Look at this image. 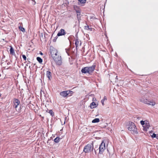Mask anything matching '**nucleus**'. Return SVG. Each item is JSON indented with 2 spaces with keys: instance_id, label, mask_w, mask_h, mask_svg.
I'll return each instance as SVG.
<instances>
[{
  "instance_id": "20",
  "label": "nucleus",
  "mask_w": 158,
  "mask_h": 158,
  "mask_svg": "<svg viewBox=\"0 0 158 158\" xmlns=\"http://www.w3.org/2000/svg\"><path fill=\"white\" fill-rule=\"evenodd\" d=\"M60 138L59 137H56L54 139V141L56 143H58L60 141Z\"/></svg>"
},
{
  "instance_id": "8",
  "label": "nucleus",
  "mask_w": 158,
  "mask_h": 158,
  "mask_svg": "<svg viewBox=\"0 0 158 158\" xmlns=\"http://www.w3.org/2000/svg\"><path fill=\"white\" fill-rule=\"evenodd\" d=\"M99 153L101 154H102L106 149L105 144L104 140L102 141V143L99 146Z\"/></svg>"
},
{
  "instance_id": "34",
  "label": "nucleus",
  "mask_w": 158,
  "mask_h": 158,
  "mask_svg": "<svg viewBox=\"0 0 158 158\" xmlns=\"http://www.w3.org/2000/svg\"><path fill=\"white\" fill-rule=\"evenodd\" d=\"M81 45V42L80 41V46Z\"/></svg>"
},
{
  "instance_id": "37",
  "label": "nucleus",
  "mask_w": 158,
  "mask_h": 158,
  "mask_svg": "<svg viewBox=\"0 0 158 158\" xmlns=\"http://www.w3.org/2000/svg\"><path fill=\"white\" fill-rule=\"evenodd\" d=\"M94 98H93V101H94Z\"/></svg>"
},
{
  "instance_id": "21",
  "label": "nucleus",
  "mask_w": 158,
  "mask_h": 158,
  "mask_svg": "<svg viewBox=\"0 0 158 158\" xmlns=\"http://www.w3.org/2000/svg\"><path fill=\"white\" fill-rule=\"evenodd\" d=\"M85 29L86 30H89V26L88 25L85 26L84 27Z\"/></svg>"
},
{
  "instance_id": "27",
  "label": "nucleus",
  "mask_w": 158,
  "mask_h": 158,
  "mask_svg": "<svg viewBox=\"0 0 158 158\" xmlns=\"http://www.w3.org/2000/svg\"><path fill=\"white\" fill-rule=\"evenodd\" d=\"M156 134L155 133H153L152 135V138H155L156 136Z\"/></svg>"
},
{
  "instance_id": "7",
  "label": "nucleus",
  "mask_w": 158,
  "mask_h": 158,
  "mask_svg": "<svg viewBox=\"0 0 158 158\" xmlns=\"http://www.w3.org/2000/svg\"><path fill=\"white\" fill-rule=\"evenodd\" d=\"M50 52L52 58L59 54V53H58L57 50L53 47H50Z\"/></svg>"
},
{
  "instance_id": "33",
  "label": "nucleus",
  "mask_w": 158,
  "mask_h": 158,
  "mask_svg": "<svg viewBox=\"0 0 158 158\" xmlns=\"http://www.w3.org/2000/svg\"><path fill=\"white\" fill-rule=\"evenodd\" d=\"M40 54L42 55H43V53L42 52H40Z\"/></svg>"
},
{
  "instance_id": "38",
  "label": "nucleus",
  "mask_w": 158,
  "mask_h": 158,
  "mask_svg": "<svg viewBox=\"0 0 158 158\" xmlns=\"http://www.w3.org/2000/svg\"><path fill=\"white\" fill-rule=\"evenodd\" d=\"M3 63H2H2H1V64H3Z\"/></svg>"
},
{
  "instance_id": "30",
  "label": "nucleus",
  "mask_w": 158,
  "mask_h": 158,
  "mask_svg": "<svg viewBox=\"0 0 158 158\" xmlns=\"http://www.w3.org/2000/svg\"><path fill=\"white\" fill-rule=\"evenodd\" d=\"M81 17H80L79 18H77V19H78V22L79 23L80 22V20L81 19Z\"/></svg>"
},
{
  "instance_id": "10",
  "label": "nucleus",
  "mask_w": 158,
  "mask_h": 158,
  "mask_svg": "<svg viewBox=\"0 0 158 158\" xmlns=\"http://www.w3.org/2000/svg\"><path fill=\"white\" fill-rule=\"evenodd\" d=\"M150 123L148 121H146L145 122V124L144 126H143V130L147 131L148 129L150 127Z\"/></svg>"
},
{
  "instance_id": "35",
  "label": "nucleus",
  "mask_w": 158,
  "mask_h": 158,
  "mask_svg": "<svg viewBox=\"0 0 158 158\" xmlns=\"http://www.w3.org/2000/svg\"><path fill=\"white\" fill-rule=\"evenodd\" d=\"M40 94H41L40 96H42V93H41V92Z\"/></svg>"
},
{
  "instance_id": "25",
  "label": "nucleus",
  "mask_w": 158,
  "mask_h": 158,
  "mask_svg": "<svg viewBox=\"0 0 158 158\" xmlns=\"http://www.w3.org/2000/svg\"><path fill=\"white\" fill-rule=\"evenodd\" d=\"M23 58L24 59V60H26L27 59L26 56L25 55H22Z\"/></svg>"
},
{
  "instance_id": "31",
  "label": "nucleus",
  "mask_w": 158,
  "mask_h": 158,
  "mask_svg": "<svg viewBox=\"0 0 158 158\" xmlns=\"http://www.w3.org/2000/svg\"><path fill=\"white\" fill-rule=\"evenodd\" d=\"M89 30H90V31H92V28L90 27H89Z\"/></svg>"
},
{
  "instance_id": "12",
  "label": "nucleus",
  "mask_w": 158,
  "mask_h": 158,
  "mask_svg": "<svg viewBox=\"0 0 158 158\" xmlns=\"http://www.w3.org/2000/svg\"><path fill=\"white\" fill-rule=\"evenodd\" d=\"M96 104L94 102H92L90 105V107L91 109H93L97 106Z\"/></svg>"
},
{
  "instance_id": "5",
  "label": "nucleus",
  "mask_w": 158,
  "mask_h": 158,
  "mask_svg": "<svg viewBox=\"0 0 158 158\" xmlns=\"http://www.w3.org/2000/svg\"><path fill=\"white\" fill-rule=\"evenodd\" d=\"M140 101L145 104L151 105L152 106H154L155 104V102L152 100H150L146 98H142L139 100Z\"/></svg>"
},
{
  "instance_id": "6",
  "label": "nucleus",
  "mask_w": 158,
  "mask_h": 158,
  "mask_svg": "<svg viewBox=\"0 0 158 158\" xmlns=\"http://www.w3.org/2000/svg\"><path fill=\"white\" fill-rule=\"evenodd\" d=\"M73 93V92L72 91L66 90L60 92V94L62 97L65 98L68 95L69 96H71Z\"/></svg>"
},
{
  "instance_id": "36",
  "label": "nucleus",
  "mask_w": 158,
  "mask_h": 158,
  "mask_svg": "<svg viewBox=\"0 0 158 158\" xmlns=\"http://www.w3.org/2000/svg\"><path fill=\"white\" fill-rule=\"evenodd\" d=\"M94 152H95V153H96V150H94Z\"/></svg>"
},
{
  "instance_id": "32",
  "label": "nucleus",
  "mask_w": 158,
  "mask_h": 158,
  "mask_svg": "<svg viewBox=\"0 0 158 158\" xmlns=\"http://www.w3.org/2000/svg\"><path fill=\"white\" fill-rule=\"evenodd\" d=\"M157 139H158V134L156 135V136L155 137Z\"/></svg>"
},
{
  "instance_id": "18",
  "label": "nucleus",
  "mask_w": 158,
  "mask_h": 158,
  "mask_svg": "<svg viewBox=\"0 0 158 158\" xmlns=\"http://www.w3.org/2000/svg\"><path fill=\"white\" fill-rule=\"evenodd\" d=\"M107 99V98L106 96H104L103 99L101 100V102L103 106L104 105V101L105 100H106Z\"/></svg>"
},
{
  "instance_id": "13",
  "label": "nucleus",
  "mask_w": 158,
  "mask_h": 158,
  "mask_svg": "<svg viewBox=\"0 0 158 158\" xmlns=\"http://www.w3.org/2000/svg\"><path fill=\"white\" fill-rule=\"evenodd\" d=\"M80 41L79 40L77 39L75 41V44L76 45V49H77V48L79 47V44Z\"/></svg>"
},
{
  "instance_id": "22",
  "label": "nucleus",
  "mask_w": 158,
  "mask_h": 158,
  "mask_svg": "<svg viewBox=\"0 0 158 158\" xmlns=\"http://www.w3.org/2000/svg\"><path fill=\"white\" fill-rule=\"evenodd\" d=\"M19 28L22 32H24L25 31V29L23 27H22L21 26H19Z\"/></svg>"
},
{
  "instance_id": "14",
  "label": "nucleus",
  "mask_w": 158,
  "mask_h": 158,
  "mask_svg": "<svg viewBox=\"0 0 158 158\" xmlns=\"http://www.w3.org/2000/svg\"><path fill=\"white\" fill-rule=\"evenodd\" d=\"M10 54L12 55H14L15 54L14 50L13 47L10 46Z\"/></svg>"
},
{
  "instance_id": "29",
  "label": "nucleus",
  "mask_w": 158,
  "mask_h": 158,
  "mask_svg": "<svg viewBox=\"0 0 158 158\" xmlns=\"http://www.w3.org/2000/svg\"><path fill=\"white\" fill-rule=\"evenodd\" d=\"M49 113L52 116V114L53 113V111L52 110H49Z\"/></svg>"
},
{
  "instance_id": "26",
  "label": "nucleus",
  "mask_w": 158,
  "mask_h": 158,
  "mask_svg": "<svg viewBox=\"0 0 158 158\" xmlns=\"http://www.w3.org/2000/svg\"><path fill=\"white\" fill-rule=\"evenodd\" d=\"M57 35L56 37H55L53 40V42H55L56 41V39L57 38Z\"/></svg>"
},
{
  "instance_id": "4",
  "label": "nucleus",
  "mask_w": 158,
  "mask_h": 158,
  "mask_svg": "<svg viewBox=\"0 0 158 158\" xmlns=\"http://www.w3.org/2000/svg\"><path fill=\"white\" fill-rule=\"evenodd\" d=\"M128 128L129 131H132L133 133H137V128L133 123L131 122L129 123Z\"/></svg>"
},
{
  "instance_id": "24",
  "label": "nucleus",
  "mask_w": 158,
  "mask_h": 158,
  "mask_svg": "<svg viewBox=\"0 0 158 158\" xmlns=\"http://www.w3.org/2000/svg\"><path fill=\"white\" fill-rule=\"evenodd\" d=\"M77 18H79L80 17H81V12H80V13H78L77 14Z\"/></svg>"
},
{
  "instance_id": "39",
  "label": "nucleus",
  "mask_w": 158,
  "mask_h": 158,
  "mask_svg": "<svg viewBox=\"0 0 158 158\" xmlns=\"http://www.w3.org/2000/svg\"><path fill=\"white\" fill-rule=\"evenodd\" d=\"M27 60H28V59H27Z\"/></svg>"
},
{
  "instance_id": "11",
  "label": "nucleus",
  "mask_w": 158,
  "mask_h": 158,
  "mask_svg": "<svg viewBox=\"0 0 158 158\" xmlns=\"http://www.w3.org/2000/svg\"><path fill=\"white\" fill-rule=\"evenodd\" d=\"M65 30L63 29H61L57 33V36H58L64 35L65 34Z\"/></svg>"
},
{
  "instance_id": "15",
  "label": "nucleus",
  "mask_w": 158,
  "mask_h": 158,
  "mask_svg": "<svg viewBox=\"0 0 158 158\" xmlns=\"http://www.w3.org/2000/svg\"><path fill=\"white\" fill-rule=\"evenodd\" d=\"M51 73L50 71H47L46 72V76L50 80V77H51Z\"/></svg>"
},
{
  "instance_id": "9",
  "label": "nucleus",
  "mask_w": 158,
  "mask_h": 158,
  "mask_svg": "<svg viewBox=\"0 0 158 158\" xmlns=\"http://www.w3.org/2000/svg\"><path fill=\"white\" fill-rule=\"evenodd\" d=\"M20 103V102L19 100L17 99H15L14 100L13 107L16 109L19 105Z\"/></svg>"
},
{
  "instance_id": "17",
  "label": "nucleus",
  "mask_w": 158,
  "mask_h": 158,
  "mask_svg": "<svg viewBox=\"0 0 158 158\" xmlns=\"http://www.w3.org/2000/svg\"><path fill=\"white\" fill-rule=\"evenodd\" d=\"M99 121H100V120H99V118H96L93 119L92 121V123H97L99 122Z\"/></svg>"
},
{
  "instance_id": "23",
  "label": "nucleus",
  "mask_w": 158,
  "mask_h": 158,
  "mask_svg": "<svg viewBox=\"0 0 158 158\" xmlns=\"http://www.w3.org/2000/svg\"><path fill=\"white\" fill-rule=\"evenodd\" d=\"M140 123H141V124L143 127V126H144V125L145 124V121L142 120L140 121Z\"/></svg>"
},
{
  "instance_id": "28",
  "label": "nucleus",
  "mask_w": 158,
  "mask_h": 158,
  "mask_svg": "<svg viewBox=\"0 0 158 158\" xmlns=\"http://www.w3.org/2000/svg\"><path fill=\"white\" fill-rule=\"evenodd\" d=\"M75 11L77 14L79 13H80V12H81V10H75Z\"/></svg>"
},
{
  "instance_id": "19",
  "label": "nucleus",
  "mask_w": 158,
  "mask_h": 158,
  "mask_svg": "<svg viewBox=\"0 0 158 158\" xmlns=\"http://www.w3.org/2000/svg\"><path fill=\"white\" fill-rule=\"evenodd\" d=\"M36 60L40 64H41L43 60L40 57H37L36 58Z\"/></svg>"
},
{
  "instance_id": "16",
  "label": "nucleus",
  "mask_w": 158,
  "mask_h": 158,
  "mask_svg": "<svg viewBox=\"0 0 158 158\" xmlns=\"http://www.w3.org/2000/svg\"><path fill=\"white\" fill-rule=\"evenodd\" d=\"M86 0H78L79 2L78 4L80 5V4H84L86 2Z\"/></svg>"
},
{
  "instance_id": "2",
  "label": "nucleus",
  "mask_w": 158,
  "mask_h": 158,
  "mask_svg": "<svg viewBox=\"0 0 158 158\" xmlns=\"http://www.w3.org/2000/svg\"><path fill=\"white\" fill-rule=\"evenodd\" d=\"M94 149L93 143L88 144L84 147L83 152L86 153H89L92 151Z\"/></svg>"
},
{
  "instance_id": "1",
  "label": "nucleus",
  "mask_w": 158,
  "mask_h": 158,
  "mask_svg": "<svg viewBox=\"0 0 158 158\" xmlns=\"http://www.w3.org/2000/svg\"><path fill=\"white\" fill-rule=\"evenodd\" d=\"M96 65L93 64L91 66L86 67L82 68L81 70V72L82 73H88L91 74L95 69Z\"/></svg>"
},
{
  "instance_id": "3",
  "label": "nucleus",
  "mask_w": 158,
  "mask_h": 158,
  "mask_svg": "<svg viewBox=\"0 0 158 158\" xmlns=\"http://www.w3.org/2000/svg\"><path fill=\"white\" fill-rule=\"evenodd\" d=\"M54 60L56 63V65H61L62 64V60L61 56L60 54L57 56L52 58Z\"/></svg>"
}]
</instances>
